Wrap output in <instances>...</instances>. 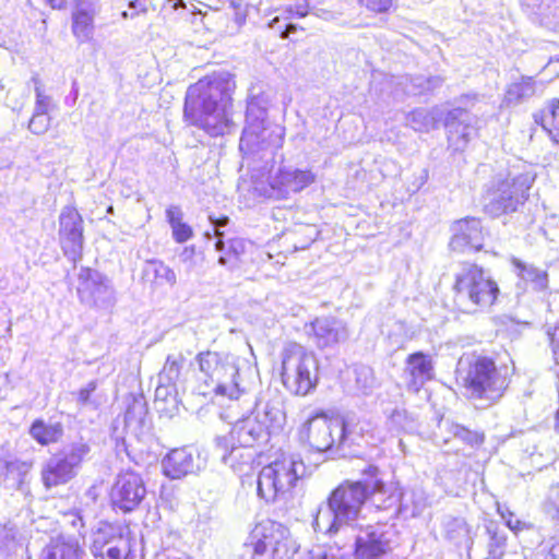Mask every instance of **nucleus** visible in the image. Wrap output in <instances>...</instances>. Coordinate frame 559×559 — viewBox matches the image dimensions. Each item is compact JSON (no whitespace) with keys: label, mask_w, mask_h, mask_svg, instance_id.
I'll return each instance as SVG.
<instances>
[{"label":"nucleus","mask_w":559,"mask_h":559,"mask_svg":"<svg viewBox=\"0 0 559 559\" xmlns=\"http://www.w3.org/2000/svg\"><path fill=\"white\" fill-rule=\"evenodd\" d=\"M235 81L228 72L207 75L189 86L183 108L185 120L211 136L229 133Z\"/></svg>","instance_id":"f257e3e1"},{"label":"nucleus","mask_w":559,"mask_h":559,"mask_svg":"<svg viewBox=\"0 0 559 559\" xmlns=\"http://www.w3.org/2000/svg\"><path fill=\"white\" fill-rule=\"evenodd\" d=\"M267 97L263 93H255L254 87L250 90L246 126L239 142V150L247 158L267 160L283 145L284 128L267 122Z\"/></svg>","instance_id":"f03ea898"},{"label":"nucleus","mask_w":559,"mask_h":559,"mask_svg":"<svg viewBox=\"0 0 559 559\" xmlns=\"http://www.w3.org/2000/svg\"><path fill=\"white\" fill-rule=\"evenodd\" d=\"M300 440L318 452L334 450L344 452L359 443L364 429L354 417H329L317 413L306 420L299 430Z\"/></svg>","instance_id":"7ed1b4c3"},{"label":"nucleus","mask_w":559,"mask_h":559,"mask_svg":"<svg viewBox=\"0 0 559 559\" xmlns=\"http://www.w3.org/2000/svg\"><path fill=\"white\" fill-rule=\"evenodd\" d=\"M456 372L468 397L484 402L480 407L496 403L509 385V367H497L487 357L461 358Z\"/></svg>","instance_id":"20e7f679"},{"label":"nucleus","mask_w":559,"mask_h":559,"mask_svg":"<svg viewBox=\"0 0 559 559\" xmlns=\"http://www.w3.org/2000/svg\"><path fill=\"white\" fill-rule=\"evenodd\" d=\"M201 383L200 395H221L238 400L246 391L239 374L238 358L226 352L205 350L197 356Z\"/></svg>","instance_id":"39448f33"},{"label":"nucleus","mask_w":559,"mask_h":559,"mask_svg":"<svg viewBox=\"0 0 559 559\" xmlns=\"http://www.w3.org/2000/svg\"><path fill=\"white\" fill-rule=\"evenodd\" d=\"M454 277V302L463 312L486 310L495 304L499 287L483 267L464 263Z\"/></svg>","instance_id":"423d86ee"},{"label":"nucleus","mask_w":559,"mask_h":559,"mask_svg":"<svg viewBox=\"0 0 559 559\" xmlns=\"http://www.w3.org/2000/svg\"><path fill=\"white\" fill-rule=\"evenodd\" d=\"M298 548L289 530L270 519L259 522L243 544L245 555L251 559H293Z\"/></svg>","instance_id":"0eeeda50"},{"label":"nucleus","mask_w":559,"mask_h":559,"mask_svg":"<svg viewBox=\"0 0 559 559\" xmlns=\"http://www.w3.org/2000/svg\"><path fill=\"white\" fill-rule=\"evenodd\" d=\"M307 467L298 454L283 455L264 466L258 476V495L266 502H274L288 493Z\"/></svg>","instance_id":"6e6552de"},{"label":"nucleus","mask_w":559,"mask_h":559,"mask_svg":"<svg viewBox=\"0 0 559 559\" xmlns=\"http://www.w3.org/2000/svg\"><path fill=\"white\" fill-rule=\"evenodd\" d=\"M282 380L297 395L308 394L318 381V361L313 353L297 343L285 346L282 353Z\"/></svg>","instance_id":"1a4fd4ad"},{"label":"nucleus","mask_w":559,"mask_h":559,"mask_svg":"<svg viewBox=\"0 0 559 559\" xmlns=\"http://www.w3.org/2000/svg\"><path fill=\"white\" fill-rule=\"evenodd\" d=\"M535 178L536 173L532 167L523 166L522 171L513 167L504 179L496 182L490 200L485 204V211L492 216L514 212L527 199Z\"/></svg>","instance_id":"9d476101"},{"label":"nucleus","mask_w":559,"mask_h":559,"mask_svg":"<svg viewBox=\"0 0 559 559\" xmlns=\"http://www.w3.org/2000/svg\"><path fill=\"white\" fill-rule=\"evenodd\" d=\"M90 453V445L85 442H73L58 453L51 455L43 465L41 480L49 489L64 485L73 479L85 456Z\"/></svg>","instance_id":"9b49d317"},{"label":"nucleus","mask_w":559,"mask_h":559,"mask_svg":"<svg viewBox=\"0 0 559 559\" xmlns=\"http://www.w3.org/2000/svg\"><path fill=\"white\" fill-rule=\"evenodd\" d=\"M379 468L372 464L367 465L361 475L366 477V487H368V498L378 510L388 512V518L392 519L400 513L407 511V493L394 485L386 486L379 477Z\"/></svg>","instance_id":"f8f14e48"},{"label":"nucleus","mask_w":559,"mask_h":559,"mask_svg":"<svg viewBox=\"0 0 559 559\" xmlns=\"http://www.w3.org/2000/svg\"><path fill=\"white\" fill-rule=\"evenodd\" d=\"M335 509L336 516L345 526H357L361 508L368 499L366 477L357 481H345L328 498Z\"/></svg>","instance_id":"ddd939ff"},{"label":"nucleus","mask_w":559,"mask_h":559,"mask_svg":"<svg viewBox=\"0 0 559 559\" xmlns=\"http://www.w3.org/2000/svg\"><path fill=\"white\" fill-rule=\"evenodd\" d=\"M76 293L81 302L97 308L108 309L117 301L116 290L110 281L91 267L80 269Z\"/></svg>","instance_id":"4468645a"},{"label":"nucleus","mask_w":559,"mask_h":559,"mask_svg":"<svg viewBox=\"0 0 559 559\" xmlns=\"http://www.w3.org/2000/svg\"><path fill=\"white\" fill-rule=\"evenodd\" d=\"M210 221L213 224L214 236L217 238L215 242V250L221 253L218 263L230 271H248V255L250 248H253V242L243 238H231L224 241V235L219 228L227 225L229 221L228 217L224 216L218 219H214L210 216Z\"/></svg>","instance_id":"2eb2a0df"},{"label":"nucleus","mask_w":559,"mask_h":559,"mask_svg":"<svg viewBox=\"0 0 559 559\" xmlns=\"http://www.w3.org/2000/svg\"><path fill=\"white\" fill-rule=\"evenodd\" d=\"M83 218L74 206H64L59 215V241L63 254L74 264L82 259Z\"/></svg>","instance_id":"dca6fc26"},{"label":"nucleus","mask_w":559,"mask_h":559,"mask_svg":"<svg viewBox=\"0 0 559 559\" xmlns=\"http://www.w3.org/2000/svg\"><path fill=\"white\" fill-rule=\"evenodd\" d=\"M145 496L146 487L142 476L129 469L117 475L110 491L112 506L124 513L135 510Z\"/></svg>","instance_id":"f3484780"},{"label":"nucleus","mask_w":559,"mask_h":559,"mask_svg":"<svg viewBox=\"0 0 559 559\" xmlns=\"http://www.w3.org/2000/svg\"><path fill=\"white\" fill-rule=\"evenodd\" d=\"M316 179L309 169H299L290 166H281L269 177V188L264 195L274 199H287L310 186Z\"/></svg>","instance_id":"a211bd4d"},{"label":"nucleus","mask_w":559,"mask_h":559,"mask_svg":"<svg viewBox=\"0 0 559 559\" xmlns=\"http://www.w3.org/2000/svg\"><path fill=\"white\" fill-rule=\"evenodd\" d=\"M395 536L393 526L386 524L368 525L355 540L356 559H378L391 550Z\"/></svg>","instance_id":"6ab92c4d"},{"label":"nucleus","mask_w":559,"mask_h":559,"mask_svg":"<svg viewBox=\"0 0 559 559\" xmlns=\"http://www.w3.org/2000/svg\"><path fill=\"white\" fill-rule=\"evenodd\" d=\"M445 129L449 146L455 152H463L477 135L474 118L462 108H454L447 114Z\"/></svg>","instance_id":"aec40b11"},{"label":"nucleus","mask_w":559,"mask_h":559,"mask_svg":"<svg viewBox=\"0 0 559 559\" xmlns=\"http://www.w3.org/2000/svg\"><path fill=\"white\" fill-rule=\"evenodd\" d=\"M259 420L253 414L238 420L228 436L217 437L215 443L218 448L227 451L230 441H237L242 447H253L255 443H263L269 440Z\"/></svg>","instance_id":"412c9836"},{"label":"nucleus","mask_w":559,"mask_h":559,"mask_svg":"<svg viewBox=\"0 0 559 559\" xmlns=\"http://www.w3.org/2000/svg\"><path fill=\"white\" fill-rule=\"evenodd\" d=\"M450 247L454 251H479L484 247L485 234L480 221L466 217L453 223Z\"/></svg>","instance_id":"4be33fe9"},{"label":"nucleus","mask_w":559,"mask_h":559,"mask_svg":"<svg viewBox=\"0 0 559 559\" xmlns=\"http://www.w3.org/2000/svg\"><path fill=\"white\" fill-rule=\"evenodd\" d=\"M433 377L431 356L416 352L407 356L402 378L407 391L417 393Z\"/></svg>","instance_id":"5701e85b"},{"label":"nucleus","mask_w":559,"mask_h":559,"mask_svg":"<svg viewBox=\"0 0 559 559\" xmlns=\"http://www.w3.org/2000/svg\"><path fill=\"white\" fill-rule=\"evenodd\" d=\"M163 473L170 479H180L201 469L200 455L188 448L174 449L162 460Z\"/></svg>","instance_id":"b1692460"},{"label":"nucleus","mask_w":559,"mask_h":559,"mask_svg":"<svg viewBox=\"0 0 559 559\" xmlns=\"http://www.w3.org/2000/svg\"><path fill=\"white\" fill-rule=\"evenodd\" d=\"M510 262L513 266V272L519 278L515 285L516 296L523 295L528 288L535 292H544L548 288V273L546 270L515 257H512Z\"/></svg>","instance_id":"393cba45"},{"label":"nucleus","mask_w":559,"mask_h":559,"mask_svg":"<svg viewBox=\"0 0 559 559\" xmlns=\"http://www.w3.org/2000/svg\"><path fill=\"white\" fill-rule=\"evenodd\" d=\"M98 11L96 0H76L72 12V34L80 44L88 43L94 36V19Z\"/></svg>","instance_id":"a878e982"},{"label":"nucleus","mask_w":559,"mask_h":559,"mask_svg":"<svg viewBox=\"0 0 559 559\" xmlns=\"http://www.w3.org/2000/svg\"><path fill=\"white\" fill-rule=\"evenodd\" d=\"M313 338L318 347H334L348 338L346 324L335 318H317L311 323Z\"/></svg>","instance_id":"bb28decb"},{"label":"nucleus","mask_w":559,"mask_h":559,"mask_svg":"<svg viewBox=\"0 0 559 559\" xmlns=\"http://www.w3.org/2000/svg\"><path fill=\"white\" fill-rule=\"evenodd\" d=\"M253 415L269 437L281 433L286 425V413L278 397L257 403Z\"/></svg>","instance_id":"cd10ccee"},{"label":"nucleus","mask_w":559,"mask_h":559,"mask_svg":"<svg viewBox=\"0 0 559 559\" xmlns=\"http://www.w3.org/2000/svg\"><path fill=\"white\" fill-rule=\"evenodd\" d=\"M25 537L14 522H0V559H11L22 548Z\"/></svg>","instance_id":"c85d7f7f"},{"label":"nucleus","mask_w":559,"mask_h":559,"mask_svg":"<svg viewBox=\"0 0 559 559\" xmlns=\"http://www.w3.org/2000/svg\"><path fill=\"white\" fill-rule=\"evenodd\" d=\"M536 93V81L532 76H521L519 81L507 86L502 106H516L533 97Z\"/></svg>","instance_id":"c756f323"},{"label":"nucleus","mask_w":559,"mask_h":559,"mask_svg":"<svg viewBox=\"0 0 559 559\" xmlns=\"http://www.w3.org/2000/svg\"><path fill=\"white\" fill-rule=\"evenodd\" d=\"M251 448L252 447H242L237 443V441H230L227 451L216 445L217 451L221 452L224 464L236 472H242L243 466H250L252 464L255 453Z\"/></svg>","instance_id":"7c9ffc66"},{"label":"nucleus","mask_w":559,"mask_h":559,"mask_svg":"<svg viewBox=\"0 0 559 559\" xmlns=\"http://www.w3.org/2000/svg\"><path fill=\"white\" fill-rule=\"evenodd\" d=\"M312 525L314 531L330 535L336 534L342 527L345 526V524L340 521L338 516H336L335 509L329 499L326 504L319 507Z\"/></svg>","instance_id":"2f4dec72"},{"label":"nucleus","mask_w":559,"mask_h":559,"mask_svg":"<svg viewBox=\"0 0 559 559\" xmlns=\"http://www.w3.org/2000/svg\"><path fill=\"white\" fill-rule=\"evenodd\" d=\"M122 536L121 527L108 522H99L92 532L91 551L94 555H102L104 548Z\"/></svg>","instance_id":"473e14b6"},{"label":"nucleus","mask_w":559,"mask_h":559,"mask_svg":"<svg viewBox=\"0 0 559 559\" xmlns=\"http://www.w3.org/2000/svg\"><path fill=\"white\" fill-rule=\"evenodd\" d=\"M40 559H80V548L76 543L58 537L41 550Z\"/></svg>","instance_id":"72a5a7b5"},{"label":"nucleus","mask_w":559,"mask_h":559,"mask_svg":"<svg viewBox=\"0 0 559 559\" xmlns=\"http://www.w3.org/2000/svg\"><path fill=\"white\" fill-rule=\"evenodd\" d=\"M439 119L438 108H417L406 115V124L417 132H428L437 128Z\"/></svg>","instance_id":"f704fd0d"},{"label":"nucleus","mask_w":559,"mask_h":559,"mask_svg":"<svg viewBox=\"0 0 559 559\" xmlns=\"http://www.w3.org/2000/svg\"><path fill=\"white\" fill-rule=\"evenodd\" d=\"M143 275L156 285L175 286L177 276L175 271L160 260H147L143 267Z\"/></svg>","instance_id":"c9c22d12"},{"label":"nucleus","mask_w":559,"mask_h":559,"mask_svg":"<svg viewBox=\"0 0 559 559\" xmlns=\"http://www.w3.org/2000/svg\"><path fill=\"white\" fill-rule=\"evenodd\" d=\"M444 537L456 546L469 547L471 528L461 518H447L443 523Z\"/></svg>","instance_id":"e433bc0d"},{"label":"nucleus","mask_w":559,"mask_h":559,"mask_svg":"<svg viewBox=\"0 0 559 559\" xmlns=\"http://www.w3.org/2000/svg\"><path fill=\"white\" fill-rule=\"evenodd\" d=\"M63 433V428L60 423H45L41 419H36L31 428L29 435L41 445L57 442Z\"/></svg>","instance_id":"4c0bfd02"},{"label":"nucleus","mask_w":559,"mask_h":559,"mask_svg":"<svg viewBox=\"0 0 559 559\" xmlns=\"http://www.w3.org/2000/svg\"><path fill=\"white\" fill-rule=\"evenodd\" d=\"M32 464L20 460H9L4 462L1 476L3 481L11 488L19 489L26 475L29 473Z\"/></svg>","instance_id":"58836bf2"},{"label":"nucleus","mask_w":559,"mask_h":559,"mask_svg":"<svg viewBox=\"0 0 559 559\" xmlns=\"http://www.w3.org/2000/svg\"><path fill=\"white\" fill-rule=\"evenodd\" d=\"M535 121L539 122L552 141L559 145V100L554 99L539 116H535Z\"/></svg>","instance_id":"ea45409f"},{"label":"nucleus","mask_w":559,"mask_h":559,"mask_svg":"<svg viewBox=\"0 0 559 559\" xmlns=\"http://www.w3.org/2000/svg\"><path fill=\"white\" fill-rule=\"evenodd\" d=\"M486 532L489 537L488 542V557L485 559H499L504 554L507 535L506 532L499 527L498 524L490 522L486 526Z\"/></svg>","instance_id":"a19ab883"},{"label":"nucleus","mask_w":559,"mask_h":559,"mask_svg":"<svg viewBox=\"0 0 559 559\" xmlns=\"http://www.w3.org/2000/svg\"><path fill=\"white\" fill-rule=\"evenodd\" d=\"M185 360L182 354L169 355L158 374L159 382H165V384L174 386L180 377Z\"/></svg>","instance_id":"79ce46f5"},{"label":"nucleus","mask_w":559,"mask_h":559,"mask_svg":"<svg viewBox=\"0 0 559 559\" xmlns=\"http://www.w3.org/2000/svg\"><path fill=\"white\" fill-rule=\"evenodd\" d=\"M404 81H409V85L406 86L405 93L413 95L432 92L436 88H439L443 83V79L441 76L426 78L423 75L415 76L411 80L405 78Z\"/></svg>","instance_id":"37998d69"},{"label":"nucleus","mask_w":559,"mask_h":559,"mask_svg":"<svg viewBox=\"0 0 559 559\" xmlns=\"http://www.w3.org/2000/svg\"><path fill=\"white\" fill-rule=\"evenodd\" d=\"M522 5L538 15L542 25L554 29L559 26V22L554 21L548 14L550 0H523Z\"/></svg>","instance_id":"c03bdc74"},{"label":"nucleus","mask_w":559,"mask_h":559,"mask_svg":"<svg viewBox=\"0 0 559 559\" xmlns=\"http://www.w3.org/2000/svg\"><path fill=\"white\" fill-rule=\"evenodd\" d=\"M386 424L392 432H412L416 428L414 418L405 409H394Z\"/></svg>","instance_id":"a18cd8bd"},{"label":"nucleus","mask_w":559,"mask_h":559,"mask_svg":"<svg viewBox=\"0 0 559 559\" xmlns=\"http://www.w3.org/2000/svg\"><path fill=\"white\" fill-rule=\"evenodd\" d=\"M309 13V4L307 0H294L283 9V16H275L270 22V27L274 28L276 24L283 21L300 19Z\"/></svg>","instance_id":"49530a36"},{"label":"nucleus","mask_w":559,"mask_h":559,"mask_svg":"<svg viewBox=\"0 0 559 559\" xmlns=\"http://www.w3.org/2000/svg\"><path fill=\"white\" fill-rule=\"evenodd\" d=\"M355 390L357 394H368L374 386L376 380L370 367L360 365L354 369Z\"/></svg>","instance_id":"de8ad7c7"},{"label":"nucleus","mask_w":559,"mask_h":559,"mask_svg":"<svg viewBox=\"0 0 559 559\" xmlns=\"http://www.w3.org/2000/svg\"><path fill=\"white\" fill-rule=\"evenodd\" d=\"M544 508L552 523L551 528L559 532V485L549 488Z\"/></svg>","instance_id":"09e8293b"},{"label":"nucleus","mask_w":559,"mask_h":559,"mask_svg":"<svg viewBox=\"0 0 559 559\" xmlns=\"http://www.w3.org/2000/svg\"><path fill=\"white\" fill-rule=\"evenodd\" d=\"M129 551V543L121 536L104 548L103 551H100L102 555H94V557L95 559H127Z\"/></svg>","instance_id":"8fccbe9b"},{"label":"nucleus","mask_w":559,"mask_h":559,"mask_svg":"<svg viewBox=\"0 0 559 559\" xmlns=\"http://www.w3.org/2000/svg\"><path fill=\"white\" fill-rule=\"evenodd\" d=\"M544 531L540 551L545 555V559H559V532L554 528H544Z\"/></svg>","instance_id":"3c124183"},{"label":"nucleus","mask_w":559,"mask_h":559,"mask_svg":"<svg viewBox=\"0 0 559 559\" xmlns=\"http://www.w3.org/2000/svg\"><path fill=\"white\" fill-rule=\"evenodd\" d=\"M449 431L453 437L462 440L469 445H478L483 443L484 436L477 431L469 430L459 424H451Z\"/></svg>","instance_id":"603ef678"},{"label":"nucleus","mask_w":559,"mask_h":559,"mask_svg":"<svg viewBox=\"0 0 559 559\" xmlns=\"http://www.w3.org/2000/svg\"><path fill=\"white\" fill-rule=\"evenodd\" d=\"M32 81L35 84L36 94L34 112L49 115V110L53 106L50 96L45 94L41 83L37 76H33Z\"/></svg>","instance_id":"864d4df0"},{"label":"nucleus","mask_w":559,"mask_h":559,"mask_svg":"<svg viewBox=\"0 0 559 559\" xmlns=\"http://www.w3.org/2000/svg\"><path fill=\"white\" fill-rule=\"evenodd\" d=\"M97 382L90 381L84 388L80 389L78 392V403L83 407H90L92 409H97L100 402L93 396V393L96 391Z\"/></svg>","instance_id":"5fc2aeb1"},{"label":"nucleus","mask_w":559,"mask_h":559,"mask_svg":"<svg viewBox=\"0 0 559 559\" xmlns=\"http://www.w3.org/2000/svg\"><path fill=\"white\" fill-rule=\"evenodd\" d=\"M51 118L49 115L33 112L28 122V129L34 134H44L50 127Z\"/></svg>","instance_id":"6e6d98bb"},{"label":"nucleus","mask_w":559,"mask_h":559,"mask_svg":"<svg viewBox=\"0 0 559 559\" xmlns=\"http://www.w3.org/2000/svg\"><path fill=\"white\" fill-rule=\"evenodd\" d=\"M498 512L504 520L506 525L514 533L527 530L530 527V524L516 519L514 514L507 508H501L498 506Z\"/></svg>","instance_id":"4d7b16f0"},{"label":"nucleus","mask_w":559,"mask_h":559,"mask_svg":"<svg viewBox=\"0 0 559 559\" xmlns=\"http://www.w3.org/2000/svg\"><path fill=\"white\" fill-rule=\"evenodd\" d=\"M271 259L272 254L270 252L265 251L262 247H259L253 242V248H250L248 255V270L251 266H260Z\"/></svg>","instance_id":"13d9d810"},{"label":"nucleus","mask_w":559,"mask_h":559,"mask_svg":"<svg viewBox=\"0 0 559 559\" xmlns=\"http://www.w3.org/2000/svg\"><path fill=\"white\" fill-rule=\"evenodd\" d=\"M171 230L174 239L179 243L188 241L193 236L192 228L183 222L176 223Z\"/></svg>","instance_id":"bf43d9fd"},{"label":"nucleus","mask_w":559,"mask_h":559,"mask_svg":"<svg viewBox=\"0 0 559 559\" xmlns=\"http://www.w3.org/2000/svg\"><path fill=\"white\" fill-rule=\"evenodd\" d=\"M360 4L377 13L386 12L393 4V0H359Z\"/></svg>","instance_id":"052dcab7"},{"label":"nucleus","mask_w":559,"mask_h":559,"mask_svg":"<svg viewBox=\"0 0 559 559\" xmlns=\"http://www.w3.org/2000/svg\"><path fill=\"white\" fill-rule=\"evenodd\" d=\"M166 218L170 227L182 222V212L179 206L171 205L166 210Z\"/></svg>","instance_id":"680f3d73"},{"label":"nucleus","mask_w":559,"mask_h":559,"mask_svg":"<svg viewBox=\"0 0 559 559\" xmlns=\"http://www.w3.org/2000/svg\"><path fill=\"white\" fill-rule=\"evenodd\" d=\"M550 344L555 359L559 364V328H555L552 333H550Z\"/></svg>","instance_id":"e2e57ef3"},{"label":"nucleus","mask_w":559,"mask_h":559,"mask_svg":"<svg viewBox=\"0 0 559 559\" xmlns=\"http://www.w3.org/2000/svg\"><path fill=\"white\" fill-rule=\"evenodd\" d=\"M230 5L235 10V22L238 26H241L246 22V12L242 10L241 4H236L235 1L230 2Z\"/></svg>","instance_id":"0e129e2a"},{"label":"nucleus","mask_w":559,"mask_h":559,"mask_svg":"<svg viewBox=\"0 0 559 559\" xmlns=\"http://www.w3.org/2000/svg\"><path fill=\"white\" fill-rule=\"evenodd\" d=\"M304 559H338L336 556L328 555L322 549L311 550Z\"/></svg>","instance_id":"69168bd1"},{"label":"nucleus","mask_w":559,"mask_h":559,"mask_svg":"<svg viewBox=\"0 0 559 559\" xmlns=\"http://www.w3.org/2000/svg\"><path fill=\"white\" fill-rule=\"evenodd\" d=\"M426 507L425 499L423 497V493H418V498L413 500V508L411 510L412 515H416L420 513L424 508Z\"/></svg>","instance_id":"338daca9"},{"label":"nucleus","mask_w":559,"mask_h":559,"mask_svg":"<svg viewBox=\"0 0 559 559\" xmlns=\"http://www.w3.org/2000/svg\"><path fill=\"white\" fill-rule=\"evenodd\" d=\"M173 385H167L165 382H159V385L156 389V397L157 399H166L170 393V388Z\"/></svg>","instance_id":"774afa93"}]
</instances>
